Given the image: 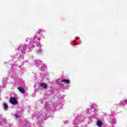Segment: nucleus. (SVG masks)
I'll list each match as a JSON object with an SVG mask.
<instances>
[{"instance_id": "1", "label": "nucleus", "mask_w": 127, "mask_h": 127, "mask_svg": "<svg viewBox=\"0 0 127 127\" xmlns=\"http://www.w3.org/2000/svg\"><path fill=\"white\" fill-rule=\"evenodd\" d=\"M36 40L40 41V37L37 35H35L33 39L30 38H27L26 42H29V45H27V44H23L19 46L17 50L20 59H23L24 55L26 54V53L31 51V50L33 49L34 46H36L37 45L35 43Z\"/></svg>"}, {"instance_id": "2", "label": "nucleus", "mask_w": 127, "mask_h": 127, "mask_svg": "<svg viewBox=\"0 0 127 127\" xmlns=\"http://www.w3.org/2000/svg\"><path fill=\"white\" fill-rule=\"evenodd\" d=\"M91 109H87L85 112L84 114L86 116H89V115H91L93 113H95L94 115L92 116V119H95L97 118L98 114L96 113L99 112V109H98V106L95 104H92L91 106Z\"/></svg>"}, {"instance_id": "3", "label": "nucleus", "mask_w": 127, "mask_h": 127, "mask_svg": "<svg viewBox=\"0 0 127 127\" xmlns=\"http://www.w3.org/2000/svg\"><path fill=\"white\" fill-rule=\"evenodd\" d=\"M49 110H51V107L49 104L47 103L46 104L45 108L43 110V112L45 113L44 115L42 116L40 113L38 112L35 115V117H36L38 118V121H41V122H42L45 120V118H46V115H47V112L48 111H49Z\"/></svg>"}, {"instance_id": "4", "label": "nucleus", "mask_w": 127, "mask_h": 127, "mask_svg": "<svg viewBox=\"0 0 127 127\" xmlns=\"http://www.w3.org/2000/svg\"><path fill=\"white\" fill-rule=\"evenodd\" d=\"M16 70H18V71H22L23 70V67L22 66H20L19 65H14L12 67L11 69L9 70V75H13V76L14 75H15L16 73L14 71H16Z\"/></svg>"}, {"instance_id": "5", "label": "nucleus", "mask_w": 127, "mask_h": 127, "mask_svg": "<svg viewBox=\"0 0 127 127\" xmlns=\"http://www.w3.org/2000/svg\"><path fill=\"white\" fill-rule=\"evenodd\" d=\"M37 47L36 50V52L37 54H41V53H42V51H43V50L41 48L42 45H41V44H40V43L39 42L37 43Z\"/></svg>"}, {"instance_id": "6", "label": "nucleus", "mask_w": 127, "mask_h": 127, "mask_svg": "<svg viewBox=\"0 0 127 127\" xmlns=\"http://www.w3.org/2000/svg\"><path fill=\"white\" fill-rule=\"evenodd\" d=\"M110 119L111 120L110 122H111L112 126H114V125L117 124V119H116L115 116L113 115H111Z\"/></svg>"}, {"instance_id": "7", "label": "nucleus", "mask_w": 127, "mask_h": 127, "mask_svg": "<svg viewBox=\"0 0 127 127\" xmlns=\"http://www.w3.org/2000/svg\"><path fill=\"white\" fill-rule=\"evenodd\" d=\"M9 102L12 105H17V99H16V97H11Z\"/></svg>"}, {"instance_id": "8", "label": "nucleus", "mask_w": 127, "mask_h": 127, "mask_svg": "<svg viewBox=\"0 0 127 127\" xmlns=\"http://www.w3.org/2000/svg\"><path fill=\"white\" fill-rule=\"evenodd\" d=\"M42 64H43L42 61H41L39 60L35 61V63H34L35 65H36V66H37V67H38L40 68V67Z\"/></svg>"}, {"instance_id": "9", "label": "nucleus", "mask_w": 127, "mask_h": 127, "mask_svg": "<svg viewBox=\"0 0 127 127\" xmlns=\"http://www.w3.org/2000/svg\"><path fill=\"white\" fill-rule=\"evenodd\" d=\"M2 83L4 85L3 88H5V85L7 84V78H3Z\"/></svg>"}, {"instance_id": "10", "label": "nucleus", "mask_w": 127, "mask_h": 127, "mask_svg": "<svg viewBox=\"0 0 127 127\" xmlns=\"http://www.w3.org/2000/svg\"><path fill=\"white\" fill-rule=\"evenodd\" d=\"M40 68H41V71H44V70H46V65L44 64H42Z\"/></svg>"}, {"instance_id": "11", "label": "nucleus", "mask_w": 127, "mask_h": 127, "mask_svg": "<svg viewBox=\"0 0 127 127\" xmlns=\"http://www.w3.org/2000/svg\"><path fill=\"white\" fill-rule=\"evenodd\" d=\"M96 125L97 127H101L103 126V122H102L100 120H98Z\"/></svg>"}, {"instance_id": "12", "label": "nucleus", "mask_w": 127, "mask_h": 127, "mask_svg": "<svg viewBox=\"0 0 127 127\" xmlns=\"http://www.w3.org/2000/svg\"><path fill=\"white\" fill-rule=\"evenodd\" d=\"M40 87L44 89H47V84L46 83H42L40 84Z\"/></svg>"}, {"instance_id": "13", "label": "nucleus", "mask_w": 127, "mask_h": 127, "mask_svg": "<svg viewBox=\"0 0 127 127\" xmlns=\"http://www.w3.org/2000/svg\"><path fill=\"white\" fill-rule=\"evenodd\" d=\"M18 89L19 91H20V92H21V93H22V94L25 93V90H24V89L22 87H18Z\"/></svg>"}, {"instance_id": "14", "label": "nucleus", "mask_w": 127, "mask_h": 127, "mask_svg": "<svg viewBox=\"0 0 127 127\" xmlns=\"http://www.w3.org/2000/svg\"><path fill=\"white\" fill-rule=\"evenodd\" d=\"M62 82H63V83H65V84H70V80L68 79L62 80Z\"/></svg>"}, {"instance_id": "15", "label": "nucleus", "mask_w": 127, "mask_h": 127, "mask_svg": "<svg viewBox=\"0 0 127 127\" xmlns=\"http://www.w3.org/2000/svg\"><path fill=\"white\" fill-rule=\"evenodd\" d=\"M44 30L43 29H39L37 30V33H41V32H44Z\"/></svg>"}, {"instance_id": "16", "label": "nucleus", "mask_w": 127, "mask_h": 127, "mask_svg": "<svg viewBox=\"0 0 127 127\" xmlns=\"http://www.w3.org/2000/svg\"><path fill=\"white\" fill-rule=\"evenodd\" d=\"M3 108L4 109V110H7V109H8V105H7V104H6L5 103H3Z\"/></svg>"}, {"instance_id": "17", "label": "nucleus", "mask_w": 127, "mask_h": 127, "mask_svg": "<svg viewBox=\"0 0 127 127\" xmlns=\"http://www.w3.org/2000/svg\"><path fill=\"white\" fill-rule=\"evenodd\" d=\"M85 120H86V121H88V122L91 123V121H92V118H90L89 117H87L85 118Z\"/></svg>"}, {"instance_id": "18", "label": "nucleus", "mask_w": 127, "mask_h": 127, "mask_svg": "<svg viewBox=\"0 0 127 127\" xmlns=\"http://www.w3.org/2000/svg\"><path fill=\"white\" fill-rule=\"evenodd\" d=\"M14 116L15 119H18V118H19V116H18V114H14Z\"/></svg>"}, {"instance_id": "19", "label": "nucleus", "mask_w": 127, "mask_h": 127, "mask_svg": "<svg viewBox=\"0 0 127 127\" xmlns=\"http://www.w3.org/2000/svg\"><path fill=\"white\" fill-rule=\"evenodd\" d=\"M11 57L12 58H16V55H11Z\"/></svg>"}, {"instance_id": "20", "label": "nucleus", "mask_w": 127, "mask_h": 127, "mask_svg": "<svg viewBox=\"0 0 127 127\" xmlns=\"http://www.w3.org/2000/svg\"><path fill=\"white\" fill-rule=\"evenodd\" d=\"M68 122H69V121L68 120H66L64 122V124H65V125L66 124H68Z\"/></svg>"}, {"instance_id": "21", "label": "nucleus", "mask_w": 127, "mask_h": 127, "mask_svg": "<svg viewBox=\"0 0 127 127\" xmlns=\"http://www.w3.org/2000/svg\"><path fill=\"white\" fill-rule=\"evenodd\" d=\"M1 88H2V86H0V93L1 92Z\"/></svg>"}, {"instance_id": "22", "label": "nucleus", "mask_w": 127, "mask_h": 127, "mask_svg": "<svg viewBox=\"0 0 127 127\" xmlns=\"http://www.w3.org/2000/svg\"><path fill=\"white\" fill-rule=\"evenodd\" d=\"M60 106V104H59L58 105H57V108H59V107Z\"/></svg>"}, {"instance_id": "23", "label": "nucleus", "mask_w": 127, "mask_h": 127, "mask_svg": "<svg viewBox=\"0 0 127 127\" xmlns=\"http://www.w3.org/2000/svg\"><path fill=\"white\" fill-rule=\"evenodd\" d=\"M60 105H61V107H62V104H60Z\"/></svg>"}, {"instance_id": "24", "label": "nucleus", "mask_w": 127, "mask_h": 127, "mask_svg": "<svg viewBox=\"0 0 127 127\" xmlns=\"http://www.w3.org/2000/svg\"><path fill=\"white\" fill-rule=\"evenodd\" d=\"M57 82H58V80H57Z\"/></svg>"}, {"instance_id": "25", "label": "nucleus", "mask_w": 127, "mask_h": 127, "mask_svg": "<svg viewBox=\"0 0 127 127\" xmlns=\"http://www.w3.org/2000/svg\"><path fill=\"white\" fill-rule=\"evenodd\" d=\"M54 107H55V105H54Z\"/></svg>"}, {"instance_id": "26", "label": "nucleus", "mask_w": 127, "mask_h": 127, "mask_svg": "<svg viewBox=\"0 0 127 127\" xmlns=\"http://www.w3.org/2000/svg\"><path fill=\"white\" fill-rule=\"evenodd\" d=\"M39 127H41V126H40Z\"/></svg>"}, {"instance_id": "27", "label": "nucleus", "mask_w": 127, "mask_h": 127, "mask_svg": "<svg viewBox=\"0 0 127 127\" xmlns=\"http://www.w3.org/2000/svg\"><path fill=\"white\" fill-rule=\"evenodd\" d=\"M4 121H5V119H4Z\"/></svg>"}]
</instances>
